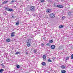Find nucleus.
Masks as SVG:
<instances>
[{"instance_id":"obj_1","label":"nucleus","mask_w":73,"mask_h":73,"mask_svg":"<svg viewBox=\"0 0 73 73\" xmlns=\"http://www.w3.org/2000/svg\"><path fill=\"white\" fill-rule=\"evenodd\" d=\"M35 7L33 6H31L28 9V11H32V12H33V11H35Z\"/></svg>"},{"instance_id":"obj_2","label":"nucleus","mask_w":73,"mask_h":73,"mask_svg":"<svg viewBox=\"0 0 73 73\" xmlns=\"http://www.w3.org/2000/svg\"><path fill=\"white\" fill-rule=\"evenodd\" d=\"M31 39H29V40H27L26 42V45L28 47H29V46H31V43H29V41H31Z\"/></svg>"},{"instance_id":"obj_3","label":"nucleus","mask_w":73,"mask_h":73,"mask_svg":"<svg viewBox=\"0 0 73 73\" xmlns=\"http://www.w3.org/2000/svg\"><path fill=\"white\" fill-rule=\"evenodd\" d=\"M49 16L51 18H54V17H55V15L53 13H52L49 14Z\"/></svg>"},{"instance_id":"obj_4","label":"nucleus","mask_w":73,"mask_h":73,"mask_svg":"<svg viewBox=\"0 0 73 73\" xmlns=\"http://www.w3.org/2000/svg\"><path fill=\"white\" fill-rule=\"evenodd\" d=\"M46 12L48 13H50V12H51V10L49 9H46Z\"/></svg>"},{"instance_id":"obj_5","label":"nucleus","mask_w":73,"mask_h":73,"mask_svg":"<svg viewBox=\"0 0 73 73\" xmlns=\"http://www.w3.org/2000/svg\"><path fill=\"white\" fill-rule=\"evenodd\" d=\"M57 7H58L59 8H62L64 7L62 5H58L57 6Z\"/></svg>"},{"instance_id":"obj_6","label":"nucleus","mask_w":73,"mask_h":73,"mask_svg":"<svg viewBox=\"0 0 73 73\" xmlns=\"http://www.w3.org/2000/svg\"><path fill=\"white\" fill-rule=\"evenodd\" d=\"M15 32H14L11 33V37H14V36H15Z\"/></svg>"},{"instance_id":"obj_7","label":"nucleus","mask_w":73,"mask_h":73,"mask_svg":"<svg viewBox=\"0 0 73 73\" xmlns=\"http://www.w3.org/2000/svg\"><path fill=\"white\" fill-rule=\"evenodd\" d=\"M55 45H52L51 46V49H55Z\"/></svg>"},{"instance_id":"obj_8","label":"nucleus","mask_w":73,"mask_h":73,"mask_svg":"<svg viewBox=\"0 0 73 73\" xmlns=\"http://www.w3.org/2000/svg\"><path fill=\"white\" fill-rule=\"evenodd\" d=\"M5 10H6V11H8L9 9V8L8 7H6L5 8Z\"/></svg>"},{"instance_id":"obj_9","label":"nucleus","mask_w":73,"mask_h":73,"mask_svg":"<svg viewBox=\"0 0 73 73\" xmlns=\"http://www.w3.org/2000/svg\"><path fill=\"white\" fill-rule=\"evenodd\" d=\"M8 2V1H6L3 2L2 4H7Z\"/></svg>"},{"instance_id":"obj_10","label":"nucleus","mask_w":73,"mask_h":73,"mask_svg":"<svg viewBox=\"0 0 73 73\" xmlns=\"http://www.w3.org/2000/svg\"><path fill=\"white\" fill-rule=\"evenodd\" d=\"M14 10H13L12 9H9V11H9V12H13Z\"/></svg>"},{"instance_id":"obj_11","label":"nucleus","mask_w":73,"mask_h":73,"mask_svg":"<svg viewBox=\"0 0 73 73\" xmlns=\"http://www.w3.org/2000/svg\"><path fill=\"white\" fill-rule=\"evenodd\" d=\"M19 25V21H17L16 24V25L18 26Z\"/></svg>"},{"instance_id":"obj_12","label":"nucleus","mask_w":73,"mask_h":73,"mask_svg":"<svg viewBox=\"0 0 73 73\" xmlns=\"http://www.w3.org/2000/svg\"><path fill=\"white\" fill-rule=\"evenodd\" d=\"M10 41H11V39L9 38L7 39L6 40V41L7 42H10Z\"/></svg>"},{"instance_id":"obj_13","label":"nucleus","mask_w":73,"mask_h":73,"mask_svg":"<svg viewBox=\"0 0 73 73\" xmlns=\"http://www.w3.org/2000/svg\"><path fill=\"white\" fill-rule=\"evenodd\" d=\"M61 72L62 73H66V71L65 70H61Z\"/></svg>"},{"instance_id":"obj_14","label":"nucleus","mask_w":73,"mask_h":73,"mask_svg":"<svg viewBox=\"0 0 73 73\" xmlns=\"http://www.w3.org/2000/svg\"><path fill=\"white\" fill-rule=\"evenodd\" d=\"M42 65L43 66H45L46 65V63L45 62H43L42 63Z\"/></svg>"},{"instance_id":"obj_15","label":"nucleus","mask_w":73,"mask_h":73,"mask_svg":"<svg viewBox=\"0 0 73 73\" xmlns=\"http://www.w3.org/2000/svg\"><path fill=\"white\" fill-rule=\"evenodd\" d=\"M61 68L62 69H65V66L62 65L61 66Z\"/></svg>"},{"instance_id":"obj_16","label":"nucleus","mask_w":73,"mask_h":73,"mask_svg":"<svg viewBox=\"0 0 73 73\" xmlns=\"http://www.w3.org/2000/svg\"><path fill=\"white\" fill-rule=\"evenodd\" d=\"M15 54H20V52L17 51L16 52V53H15Z\"/></svg>"},{"instance_id":"obj_17","label":"nucleus","mask_w":73,"mask_h":73,"mask_svg":"<svg viewBox=\"0 0 73 73\" xmlns=\"http://www.w3.org/2000/svg\"><path fill=\"white\" fill-rule=\"evenodd\" d=\"M42 58L44 60V59L45 60V58H46V56L45 55H43L42 56Z\"/></svg>"},{"instance_id":"obj_18","label":"nucleus","mask_w":73,"mask_h":73,"mask_svg":"<svg viewBox=\"0 0 73 73\" xmlns=\"http://www.w3.org/2000/svg\"><path fill=\"white\" fill-rule=\"evenodd\" d=\"M63 27H63V26H62V25L60 26L59 27V28H60V29L61 28H63Z\"/></svg>"},{"instance_id":"obj_19","label":"nucleus","mask_w":73,"mask_h":73,"mask_svg":"<svg viewBox=\"0 0 73 73\" xmlns=\"http://www.w3.org/2000/svg\"><path fill=\"white\" fill-rule=\"evenodd\" d=\"M16 67L17 69H19L20 68V66L19 65H17Z\"/></svg>"},{"instance_id":"obj_20","label":"nucleus","mask_w":73,"mask_h":73,"mask_svg":"<svg viewBox=\"0 0 73 73\" xmlns=\"http://www.w3.org/2000/svg\"><path fill=\"white\" fill-rule=\"evenodd\" d=\"M49 42L52 43L53 42V40H49Z\"/></svg>"},{"instance_id":"obj_21","label":"nucleus","mask_w":73,"mask_h":73,"mask_svg":"<svg viewBox=\"0 0 73 73\" xmlns=\"http://www.w3.org/2000/svg\"><path fill=\"white\" fill-rule=\"evenodd\" d=\"M37 50L36 49L34 50V53H37Z\"/></svg>"},{"instance_id":"obj_22","label":"nucleus","mask_w":73,"mask_h":73,"mask_svg":"<svg viewBox=\"0 0 73 73\" xmlns=\"http://www.w3.org/2000/svg\"><path fill=\"white\" fill-rule=\"evenodd\" d=\"M68 59H69V57L67 56L66 58V60H68Z\"/></svg>"},{"instance_id":"obj_23","label":"nucleus","mask_w":73,"mask_h":73,"mask_svg":"<svg viewBox=\"0 0 73 73\" xmlns=\"http://www.w3.org/2000/svg\"><path fill=\"white\" fill-rule=\"evenodd\" d=\"M48 62H52V60H51L50 59H49L48 60Z\"/></svg>"},{"instance_id":"obj_24","label":"nucleus","mask_w":73,"mask_h":73,"mask_svg":"<svg viewBox=\"0 0 73 73\" xmlns=\"http://www.w3.org/2000/svg\"><path fill=\"white\" fill-rule=\"evenodd\" d=\"M41 2L42 3H44V2L45 0H40Z\"/></svg>"},{"instance_id":"obj_25","label":"nucleus","mask_w":73,"mask_h":73,"mask_svg":"<svg viewBox=\"0 0 73 73\" xmlns=\"http://www.w3.org/2000/svg\"><path fill=\"white\" fill-rule=\"evenodd\" d=\"M3 69H1L0 70V72L2 73V72H3Z\"/></svg>"},{"instance_id":"obj_26","label":"nucleus","mask_w":73,"mask_h":73,"mask_svg":"<svg viewBox=\"0 0 73 73\" xmlns=\"http://www.w3.org/2000/svg\"><path fill=\"white\" fill-rule=\"evenodd\" d=\"M41 45H42V46H44V45H45V44H44L43 43H41Z\"/></svg>"},{"instance_id":"obj_27","label":"nucleus","mask_w":73,"mask_h":73,"mask_svg":"<svg viewBox=\"0 0 73 73\" xmlns=\"http://www.w3.org/2000/svg\"><path fill=\"white\" fill-rule=\"evenodd\" d=\"M71 59H73V54H72L71 55Z\"/></svg>"},{"instance_id":"obj_28","label":"nucleus","mask_w":73,"mask_h":73,"mask_svg":"<svg viewBox=\"0 0 73 73\" xmlns=\"http://www.w3.org/2000/svg\"><path fill=\"white\" fill-rule=\"evenodd\" d=\"M46 45H47L48 46H50V44L49 43H47L46 44Z\"/></svg>"},{"instance_id":"obj_29","label":"nucleus","mask_w":73,"mask_h":73,"mask_svg":"<svg viewBox=\"0 0 73 73\" xmlns=\"http://www.w3.org/2000/svg\"><path fill=\"white\" fill-rule=\"evenodd\" d=\"M57 5V4H56V3H54V6H56V5Z\"/></svg>"},{"instance_id":"obj_30","label":"nucleus","mask_w":73,"mask_h":73,"mask_svg":"<svg viewBox=\"0 0 73 73\" xmlns=\"http://www.w3.org/2000/svg\"><path fill=\"white\" fill-rule=\"evenodd\" d=\"M15 2V1L13 0H12L11 1V3H14Z\"/></svg>"},{"instance_id":"obj_31","label":"nucleus","mask_w":73,"mask_h":73,"mask_svg":"<svg viewBox=\"0 0 73 73\" xmlns=\"http://www.w3.org/2000/svg\"><path fill=\"white\" fill-rule=\"evenodd\" d=\"M28 54V52H26V54L27 55Z\"/></svg>"},{"instance_id":"obj_32","label":"nucleus","mask_w":73,"mask_h":73,"mask_svg":"<svg viewBox=\"0 0 73 73\" xmlns=\"http://www.w3.org/2000/svg\"><path fill=\"white\" fill-rule=\"evenodd\" d=\"M1 65L2 66H4V64H2Z\"/></svg>"},{"instance_id":"obj_33","label":"nucleus","mask_w":73,"mask_h":73,"mask_svg":"<svg viewBox=\"0 0 73 73\" xmlns=\"http://www.w3.org/2000/svg\"><path fill=\"white\" fill-rule=\"evenodd\" d=\"M64 17H65V18L66 17H65V16H63L62 17V18H64Z\"/></svg>"},{"instance_id":"obj_34","label":"nucleus","mask_w":73,"mask_h":73,"mask_svg":"<svg viewBox=\"0 0 73 73\" xmlns=\"http://www.w3.org/2000/svg\"><path fill=\"white\" fill-rule=\"evenodd\" d=\"M12 18H14V16H12Z\"/></svg>"},{"instance_id":"obj_35","label":"nucleus","mask_w":73,"mask_h":73,"mask_svg":"<svg viewBox=\"0 0 73 73\" xmlns=\"http://www.w3.org/2000/svg\"><path fill=\"white\" fill-rule=\"evenodd\" d=\"M27 14L28 15H29V13H27Z\"/></svg>"}]
</instances>
